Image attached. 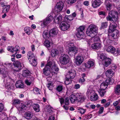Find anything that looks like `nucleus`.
Returning a JSON list of instances; mask_svg holds the SVG:
<instances>
[{
	"label": "nucleus",
	"instance_id": "1",
	"mask_svg": "<svg viewBox=\"0 0 120 120\" xmlns=\"http://www.w3.org/2000/svg\"><path fill=\"white\" fill-rule=\"evenodd\" d=\"M98 28L95 25L91 24L87 28L86 33L88 36L92 38H94L95 42H98L100 43V40L99 37L97 36Z\"/></svg>",
	"mask_w": 120,
	"mask_h": 120
},
{
	"label": "nucleus",
	"instance_id": "2",
	"mask_svg": "<svg viewBox=\"0 0 120 120\" xmlns=\"http://www.w3.org/2000/svg\"><path fill=\"white\" fill-rule=\"evenodd\" d=\"M118 12L114 11L109 12L108 16L106 18L107 20L114 22H118L119 21L118 18V13L120 14V6L118 7Z\"/></svg>",
	"mask_w": 120,
	"mask_h": 120
},
{
	"label": "nucleus",
	"instance_id": "3",
	"mask_svg": "<svg viewBox=\"0 0 120 120\" xmlns=\"http://www.w3.org/2000/svg\"><path fill=\"white\" fill-rule=\"evenodd\" d=\"M65 1V0H60L59 1L57 2L54 9L56 13L59 12L62 10Z\"/></svg>",
	"mask_w": 120,
	"mask_h": 120
},
{
	"label": "nucleus",
	"instance_id": "4",
	"mask_svg": "<svg viewBox=\"0 0 120 120\" xmlns=\"http://www.w3.org/2000/svg\"><path fill=\"white\" fill-rule=\"evenodd\" d=\"M76 75V72L74 70L71 69L68 71L66 77V81H70L71 79L74 78Z\"/></svg>",
	"mask_w": 120,
	"mask_h": 120
},
{
	"label": "nucleus",
	"instance_id": "5",
	"mask_svg": "<svg viewBox=\"0 0 120 120\" xmlns=\"http://www.w3.org/2000/svg\"><path fill=\"white\" fill-rule=\"evenodd\" d=\"M84 54L83 52L82 53L81 56L79 55L77 56L75 58V62L76 64L78 65H80L83 62V58L87 56L86 52Z\"/></svg>",
	"mask_w": 120,
	"mask_h": 120
},
{
	"label": "nucleus",
	"instance_id": "6",
	"mask_svg": "<svg viewBox=\"0 0 120 120\" xmlns=\"http://www.w3.org/2000/svg\"><path fill=\"white\" fill-rule=\"evenodd\" d=\"M60 63L63 64H67L69 61L68 56L64 54H61L60 58Z\"/></svg>",
	"mask_w": 120,
	"mask_h": 120
},
{
	"label": "nucleus",
	"instance_id": "7",
	"mask_svg": "<svg viewBox=\"0 0 120 120\" xmlns=\"http://www.w3.org/2000/svg\"><path fill=\"white\" fill-rule=\"evenodd\" d=\"M108 35L109 38H111L112 39H116L119 36V31L117 30H115L110 32H108Z\"/></svg>",
	"mask_w": 120,
	"mask_h": 120
},
{
	"label": "nucleus",
	"instance_id": "8",
	"mask_svg": "<svg viewBox=\"0 0 120 120\" xmlns=\"http://www.w3.org/2000/svg\"><path fill=\"white\" fill-rule=\"evenodd\" d=\"M100 57L101 59L105 61L104 66L106 67H108L111 64V59L109 58H107L105 56L103 55H101L100 56Z\"/></svg>",
	"mask_w": 120,
	"mask_h": 120
},
{
	"label": "nucleus",
	"instance_id": "9",
	"mask_svg": "<svg viewBox=\"0 0 120 120\" xmlns=\"http://www.w3.org/2000/svg\"><path fill=\"white\" fill-rule=\"evenodd\" d=\"M69 50L70 52L74 53L75 54L77 53V48L75 46L73 43H70L68 45Z\"/></svg>",
	"mask_w": 120,
	"mask_h": 120
},
{
	"label": "nucleus",
	"instance_id": "10",
	"mask_svg": "<svg viewBox=\"0 0 120 120\" xmlns=\"http://www.w3.org/2000/svg\"><path fill=\"white\" fill-rule=\"evenodd\" d=\"M14 66L13 70L15 72H18L21 69L22 65L20 62L19 61H16L13 63Z\"/></svg>",
	"mask_w": 120,
	"mask_h": 120
},
{
	"label": "nucleus",
	"instance_id": "11",
	"mask_svg": "<svg viewBox=\"0 0 120 120\" xmlns=\"http://www.w3.org/2000/svg\"><path fill=\"white\" fill-rule=\"evenodd\" d=\"M59 101H60L61 105L64 103L66 105H68L69 104V98L67 97L65 98V100L63 98H59Z\"/></svg>",
	"mask_w": 120,
	"mask_h": 120
},
{
	"label": "nucleus",
	"instance_id": "12",
	"mask_svg": "<svg viewBox=\"0 0 120 120\" xmlns=\"http://www.w3.org/2000/svg\"><path fill=\"white\" fill-rule=\"evenodd\" d=\"M102 3L101 0H95L92 3V6L94 8H96L99 6Z\"/></svg>",
	"mask_w": 120,
	"mask_h": 120
},
{
	"label": "nucleus",
	"instance_id": "13",
	"mask_svg": "<svg viewBox=\"0 0 120 120\" xmlns=\"http://www.w3.org/2000/svg\"><path fill=\"white\" fill-rule=\"evenodd\" d=\"M60 27L62 30H67L70 27V26L68 23H60Z\"/></svg>",
	"mask_w": 120,
	"mask_h": 120
},
{
	"label": "nucleus",
	"instance_id": "14",
	"mask_svg": "<svg viewBox=\"0 0 120 120\" xmlns=\"http://www.w3.org/2000/svg\"><path fill=\"white\" fill-rule=\"evenodd\" d=\"M49 32L51 36L54 37L57 34L58 30L57 28H54L51 29Z\"/></svg>",
	"mask_w": 120,
	"mask_h": 120
},
{
	"label": "nucleus",
	"instance_id": "15",
	"mask_svg": "<svg viewBox=\"0 0 120 120\" xmlns=\"http://www.w3.org/2000/svg\"><path fill=\"white\" fill-rule=\"evenodd\" d=\"M53 19V17L50 14L48 15V17L44 20L41 21L42 22H52Z\"/></svg>",
	"mask_w": 120,
	"mask_h": 120
},
{
	"label": "nucleus",
	"instance_id": "16",
	"mask_svg": "<svg viewBox=\"0 0 120 120\" xmlns=\"http://www.w3.org/2000/svg\"><path fill=\"white\" fill-rule=\"evenodd\" d=\"M117 24L116 23H111L109 26V29L108 32H110L111 31L116 30L115 29Z\"/></svg>",
	"mask_w": 120,
	"mask_h": 120
},
{
	"label": "nucleus",
	"instance_id": "17",
	"mask_svg": "<svg viewBox=\"0 0 120 120\" xmlns=\"http://www.w3.org/2000/svg\"><path fill=\"white\" fill-rule=\"evenodd\" d=\"M16 87L18 88H22L24 87L23 81L21 80H19L17 81L15 83Z\"/></svg>",
	"mask_w": 120,
	"mask_h": 120
},
{
	"label": "nucleus",
	"instance_id": "18",
	"mask_svg": "<svg viewBox=\"0 0 120 120\" xmlns=\"http://www.w3.org/2000/svg\"><path fill=\"white\" fill-rule=\"evenodd\" d=\"M25 118L27 120H30L32 117L33 115L31 112L28 111L24 114Z\"/></svg>",
	"mask_w": 120,
	"mask_h": 120
},
{
	"label": "nucleus",
	"instance_id": "19",
	"mask_svg": "<svg viewBox=\"0 0 120 120\" xmlns=\"http://www.w3.org/2000/svg\"><path fill=\"white\" fill-rule=\"evenodd\" d=\"M110 2L111 1L109 0H106L105 3L106 6L107 10L109 11L111 9L112 6Z\"/></svg>",
	"mask_w": 120,
	"mask_h": 120
},
{
	"label": "nucleus",
	"instance_id": "20",
	"mask_svg": "<svg viewBox=\"0 0 120 120\" xmlns=\"http://www.w3.org/2000/svg\"><path fill=\"white\" fill-rule=\"evenodd\" d=\"M70 99L72 103H74L76 101H77V96L75 95L72 94L70 96Z\"/></svg>",
	"mask_w": 120,
	"mask_h": 120
},
{
	"label": "nucleus",
	"instance_id": "21",
	"mask_svg": "<svg viewBox=\"0 0 120 120\" xmlns=\"http://www.w3.org/2000/svg\"><path fill=\"white\" fill-rule=\"evenodd\" d=\"M113 72L112 69H110L108 70L105 72L106 76L109 78L112 77L113 76Z\"/></svg>",
	"mask_w": 120,
	"mask_h": 120
},
{
	"label": "nucleus",
	"instance_id": "22",
	"mask_svg": "<svg viewBox=\"0 0 120 120\" xmlns=\"http://www.w3.org/2000/svg\"><path fill=\"white\" fill-rule=\"evenodd\" d=\"M101 46V43H96L92 44L91 47L94 49H98L100 48Z\"/></svg>",
	"mask_w": 120,
	"mask_h": 120
},
{
	"label": "nucleus",
	"instance_id": "23",
	"mask_svg": "<svg viewBox=\"0 0 120 120\" xmlns=\"http://www.w3.org/2000/svg\"><path fill=\"white\" fill-rule=\"evenodd\" d=\"M62 19V16L60 14H57L54 17L55 22H60Z\"/></svg>",
	"mask_w": 120,
	"mask_h": 120
},
{
	"label": "nucleus",
	"instance_id": "24",
	"mask_svg": "<svg viewBox=\"0 0 120 120\" xmlns=\"http://www.w3.org/2000/svg\"><path fill=\"white\" fill-rule=\"evenodd\" d=\"M86 98V97L85 96L82 95H79L77 96V102L82 103L84 101Z\"/></svg>",
	"mask_w": 120,
	"mask_h": 120
},
{
	"label": "nucleus",
	"instance_id": "25",
	"mask_svg": "<svg viewBox=\"0 0 120 120\" xmlns=\"http://www.w3.org/2000/svg\"><path fill=\"white\" fill-rule=\"evenodd\" d=\"M28 58L30 62H31L32 60L35 59L34 56L30 51H29L28 53Z\"/></svg>",
	"mask_w": 120,
	"mask_h": 120
},
{
	"label": "nucleus",
	"instance_id": "26",
	"mask_svg": "<svg viewBox=\"0 0 120 120\" xmlns=\"http://www.w3.org/2000/svg\"><path fill=\"white\" fill-rule=\"evenodd\" d=\"M59 70V68L56 66V64L54 63V65L51 68V72L54 74H57Z\"/></svg>",
	"mask_w": 120,
	"mask_h": 120
},
{
	"label": "nucleus",
	"instance_id": "27",
	"mask_svg": "<svg viewBox=\"0 0 120 120\" xmlns=\"http://www.w3.org/2000/svg\"><path fill=\"white\" fill-rule=\"evenodd\" d=\"M94 64V62L93 61L89 60L87 64H85L84 65L86 68H89L93 66Z\"/></svg>",
	"mask_w": 120,
	"mask_h": 120
},
{
	"label": "nucleus",
	"instance_id": "28",
	"mask_svg": "<svg viewBox=\"0 0 120 120\" xmlns=\"http://www.w3.org/2000/svg\"><path fill=\"white\" fill-rule=\"evenodd\" d=\"M50 36H51L50 34V32L49 33L46 31H44L43 33V37L44 39H48L50 37Z\"/></svg>",
	"mask_w": 120,
	"mask_h": 120
},
{
	"label": "nucleus",
	"instance_id": "29",
	"mask_svg": "<svg viewBox=\"0 0 120 120\" xmlns=\"http://www.w3.org/2000/svg\"><path fill=\"white\" fill-rule=\"evenodd\" d=\"M50 68L48 67H45L43 69V72L44 74L48 75L50 74Z\"/></svg>",
	"mask_w": 120,
	"mask_h": 120
},
{
	"label": "nucleus",
	"instance_id": "30",
	"mask_svg": "<svg viewBox=\"0 0 120 120\" xmlns=\"http://www.w3.org/2000/svg\"><path fill=\"white\" fill-rule=\"evenodd\" d=\"M24 31L27 34H30L33 31L32 28L30 27H26L24 28Z\"/></svg>",
	"mask_w": 120,
	"mask_h": 120
},
{
	"label": "nucleus",
	"instance_id": "31",
	"mask_svg": "<svg viewBox=\"0 0 120 120\" xmlns=\"http://www.w3.org/2000/svg\"><path fill=\"white\" fill-rule=\"evenodd\" d=\"M98 98V95L95 93H93V94L91 95L90 98V100L93 101L97 100Z\"/></svg>",
	"mask_w": 120,
	"mask_h": 120
},
{
	"label": "nucleus",
	"instance_id": "32",
	"mask_svg": "<svg viewBox=\"0 0 120 120\" xmlns=\"http://www.w3.org/2000/svg\"><path fill=\"white\" fill-rule=\"evenodd\" d=\"M107 51L111 52L112 53H114L115 51V49L112 46H109L108 47L107 49Z\"/></svg>",
	"mask_w": 120,
	"mask_h": 120
},
{
	"label": "nucleus",
	"instance_id": "33",
	"mask_svg": "<svg viewBox=\"0 0 120 120\" xmlns=\"http://www.w3.org/2000/svg\"><path fill=\"white\" fill-rule=\"evenodd\" d=\"M27 109V107L26 105L23 104H21L20 107L19 108V111L24 112V111L26 110Z\"/></svg>",
	"mask_w": 120,
	"mask_h": 120
},
{
	"label": "nucleus",
	"instance_id": "34",
	"mask_svg": "<svg viewBox=\"0 0 120 120\" xmlns=\"http://www.w3.org/2000/svg\"><path fill=\"white\" fill-rule=\"evenodd\" d=\"M32 107L34 110L36 112H38L40 111V107L38 105L34 104L32 105Z\"/></svg>",
	"mask_w": 120,
	"mask_h": 120
},
{
	"label": "nucleus",
	"instance_id": "35",
	"mask_svg": "<svg viewBox=\"0 0 120 120\" xmlns=\"http://www.w3.org/2000/svg\"><path fill=\"white\" fill-rule=\"evenodd\" d=\"M30 71L27 70H25L23 71L22 75L24 77H27L30 76Z\"/></svg>",
	"mask_w": 120,
	"mask_h": 120
},
{
	"label": "nucleus",
	"instance_id": "36",
	"mask_svg": "<svg viewBox=\"0 0 120 120\" xmlns=\"http://www.w3.org/2000/svg\"><path fill=\"white\" fill-rule=\"evenodd\" d=\"M84 35V34L83 32H78L76 34V36L77 38L80 39L83 38Z\"/></svg>",
	"mask_w": 120,
	"mask_h": 120
},
{
	"label": "nucleus",
	"instance_id": "37",
	"mask_svg": "<svg viewBox=\"0 0 120 120\" xmlns=\"http://www.w3.org/2000/svg\"><path fill=\"white\" fill-rule=\"evenodd\" d=\"M59 52L57 49H53L52 51L51 55L53 57H54L56 56L58 54Z\"/></svg>",
	"mask_w": 120,
	"mask_h": 120
},
{
	"label": "nucleus",
	"instance_id": "38",
	"mask_svg": "<svg viewBox=\"0 0 120 120\" xmlns=\"http://www.w3.org/2000/svg\"><path fill=\"white\" fill-rule=\"evenodd\" d=\"M107 87V84H106L105 83H103L101 84L100 89L105 90Z\"/></svg>",
	"mask_w": 120,
	"mask_h": 120
},
{
	"label": "nucleus",
	"instance_id": "39",
	"mask_svg": "<svg viewBox=\"0 0 120 120\" xmlns=\"http://www.w3.org/2000/svg\"><path fill=\"white\" fill-rule=\"evenodd\" d=\"M115 93L118 95H119L120 92V85H118L116 86V88L115 90Z\"/></svg>",
	"mask_w": 120,
	"mask_h": 120
},
{
	"label": "nucleus",
	"instance_id": "40",
	"mask_svg": "<svg viewBox=\"0 0 120 120\" xmlns=\"http://www.w3.org/2000/svg\"><path fill=\"white\" fill-rule=\"evenodd\" d=\"M98 92L101 96L103 97L104 96L105 93H106V91L105 90L99 89V90L98 91Z\"/></svg>",
	"mask_w": 120,
	"mask_h": 120
},
{
	"label": "nucleus",
	"instance_id": "41",
	"mask_svg": "<svg viewBox=\"0 0 120 120\" xmlns=\"http://www.w3.org/2000/svg\"><path fill=\"white\" fill-rule=\"evenodd\" d=\"M51 43L48 40L45 41L44 42V44L47 47H49L50 46Z\"/></svg>",
	"mask_w": 120,
	"mask_h": 120
},
{
	"label": "nucleus",
	"instance_id": "42",
	"mask_svg": "<svg viewBox=\"0 0 120 120\" xmlns=\"http://www.w3.org/2000/svg\"><path fill=\"white\" fill-rule=\"evenodd\" d=\"M5 6V7L3 9V11L4 12H7L9 11V9L10 7L9 5H8Z\"/></svg>",
	"mask_w": 120,
	"mask_h": 120
},
{
	"label": "nucleus",
	"instance_id": "43",
	"mask_svg": "<svg viewBox=\"0 0 120 120\" xmlns=\"http://www.w3.org/2000/svg\"><path fill=\"white\" fill-rule=\"evenodd\" d=\"M52 108L49 107L48 106L46 107L45 109V111L48 113H52Z\"/></svg>",
	"mask_w": 120,
	"mask_h": 120
},
{
	"label": "nucleus",
	"instance_id": "44",
	"mask_svg": "<svg viewBox=\"0 0 120 120\" xmlns=\"http://www.w3.org/2000/svg\"><path fill=\"white\" fill-rule=\"evenodd\" d=\"M40 89L38 88H35L34 89L33 91L34 93L35 94H40V93L39 91Z\"/></svg>",
	"mask_w": 120,
	"mask_h": 120
},
{
	"label": "nucleus",
	"instance_id": "45",
	"mask_svg": "<svg viewBox=\"0 0 120 120\" xmlns=\"http://www.w3.org/2000/svg\"><path fill=\"white\" fill-rule=\"evenodd\" d=\"M98 15H100V16H102L103 18H104L106 15V12L104 11H101L99 12Z\"/></svg>",
	"mask_w": 120,
	"mask_h": 120
},
{
	"label": "nucleus",
	"instance_id": "46",
	"mask_svg": "<svg viewBox=\"0 0 120 120\" xmlns=\"http://www.w3.org/2000/svg\"><path fill=\"white\" fill-rule=\"evenodd\" d=\"M4 66L5 67L11 68L12 67V64L10 63H6L3 64Z\"/></svg>",
	"mask_w": 120,
	"mask_h": 120
},
{
	"label": "nucleus",
	"instance_id": "47",
	"mask_svg": "<svg viewBox=\"0 0 120 120\" xmlns=\"http://www.w3.org/2000/svg\"><path fill=\"white\" fill-rule=\"evenodd\" d=\"M85 27L83 26H80L77 29L78 32H83L82 31L84 29Z\"/></svg>",
	"mask_w": 120,
	"mask_h": 120
},
{
	"label": "nucleus",
	"instance_id": "48",
	"mask_svg": "<svg viewBox=\"0 0 120 120\" xmlns=\"http://www.w3.org/2000/svg\"><path fill=\"white\" fill-rule=\"evenodd\" d=\"M30 62V63L33 66H35L37 64V63L36 61L35 58L32 60L31 62Z\"/></svg>",
	"mask_w": 120,
	"mask_h": 120
},
{
	"label": "nucleus",
	"instance_id": "49",
	"mask_svg": "<svg viewBox=\"0 0 120 120\" xmlns=\"http://www.w3.org/2000/svg\"><path fill=\"white\" fill-rule=\"evenodd\" d=\"M7 49L8 51L12 52H14V49L13 46L8 47Z\"/></svg>",
	"mask_w": 120,
	"mask_h": 120
},
{
	"label": "nucleus",
	"instance_id": "50",
	"mask_svg": "<svg viewBox=\"0 0 120 120\" xmlns=\"http://www.w3.org/2000/svg\"><path fill=\"white\" fill-rule=\"evenodd\" d=\"M53 66L52 65V63L51 61L49 60L48 61V63L46 64V67H48V66L51 68V67L52 68V67Z\"/></svg>",
	"mask_w": 120,
	"mask_h": 120
},
{
	"label": "nucleus",
	"instance_id": "51",
	"mask_svg": "<svg viewBox=\"0 0 120 120\" xmlns=\"http://www.w3.org/2000/svg\"><path fill=\"white\" fill-rule=\"evenodd\" d=\"M52 83L51 82H49L48 83V84L47 86L48 89L49 90H52Z\"/></svg>",
	"mask_w": 120,
	"mask_h": 120
},
{
	"label": "nucleus",
	"instance_id": "52",
	"mask_svg": "<svg viewBox=\"0 0 120 120\" xmlns=\"http://www.w3.org/2000/svg\"><path fill=\"white\" fill-rule=\"evenodd\" d=\"M63 89V86L61 85H59L57 88V90L59 92L61 91Z\"/></svg>",
	"mask_w": 120,
	"mask_h": 120
},
{
	"label": "nucleus",
	"instance_id": "53",
	"mask_svg": "<svg viewBox=\"0 0 120 120\" xmlns=\"http://www.w3.org/2000/svg\"><path fill=\"white\" fill-rule=\"evenodd\" d=\"M20 103V101L18 99L15 100L13 102V104L14 105L19 104Z\"/></svg>",
	"mask_w": 120,
	"mask_h": 120
},
{
	"label": "nucleus",
	"instance_id": "54",
	"mask_svg": "<svg viewBox=\"0 0 120 120\" xmlns=\"http://www.w3.org/2000/svg\"><path fill=\"white\" fill-rule=\"evenodd\" d=\"M76 0H67V2L69 4H71L75 3Z\"/></svg>",
	"mask_w": 120,
	"mask_h": 120
},
{
	"label": "nucleus",
	"instance_id": "55",
	"mask_svg": "<svg viewBox=\"0 0 120 120\" xmlns=\"http://www.w3.org/2000/svg\"><path fill=\"white\" fill-rule=\"evenodd\" d=\"M93 92V91L92 90H88L87 92V94H88V96L90 95L91 96V95L92 94H93V93H94Z\"/></svg>",
	"mask_w": 120,
	"mask_h": 120
},
{
	"label": "nucleus",
	"instance_id": "56",
	"mask_svg": "<svg viewBox=\"0 0 120 120\" xmlns=\"http://www.w3.org/2000/svg\"><path fill=\"white\" fill-rule=\"evenodd\" d=\"M67 18L68 20L71 21L73 20L74 18L72 16L70 15L67 17Z\"/></svg>",
	"mask_w": 120,
	"mask_h": 120
},
{
	"label": "nucleus",
	"instance_id": "57",
	"mask_svg": "<svg viewBox=\"0 0 120 120\" xmlns=\"http://www.w3.org/2000/svg\"><path fill=\"white\" fill-rule=\"evenodd\" d=\"M25 83L28 86H30L32 83L29 80H28L27 79H26L25 80Z\"/></svg>",
	"mask_w": 120,
	"mask_h": 120
},
{
	"label": "nucleus",
	"instance_id": "58",
	"mask_svg": "<svg viewBox=\"0 0 120 120\" xmlns=\"http://www.w3.org/2000/svg\"><path fill=\"white\" fill-rule=\"evenodd\" d=\"M29 76V77L27 79L28 80H30V82L32 83L34 80V78L32 76L30 75Z\"/></svg>",
	"mask_w": 120,
	"mask_h": 120
},
{
	"label": "nucleus",
	"instance_id": "59",
	"mask_svg": "<svg viewBox=\"0 0 120 120\" xmlns=\"http://www.w3.org/2000/svg\"><path fill=\"white\" fill-rule=\"evenodd\" d=\"M108 26L107 23H102L101 27L103 28L106 27Z\"/></svg>",
	"mask_w": 120,
	"mask_h": 120
},
{
	"label": "nucleus",
	"instance_id": "60",
	"mask_svg": "<svg viewBox=\"0 0 120 120\" xmlns=\"http://www.w3.org/2000/svg\"><path fill=\"white\" fill-rule=\"evenodd\" d=\"M14 49H16V50H14V51L16 52L15 53V54L17 53V52L18 51L19 49H20V48L19 46L17 45L15 46V48H14Z\"/></svg>",
	"mask_w": 120,
	"mask_h": 120
},
{
	"label": "nucleus",
	"instance_id": "61",
	"mask_svg": "<svg viewBox=\"0 0 120 120\" xmlns=\"http://www.w3.org/2000/svg\"><path fill=\"white\" fill-rule=\"evenodd\" d=\"M48 25L47 23H41V26L42 28L47 27Z\"/></svg>",
	"mask_w": 120,
	"mask_h": 120
},
{
	"label": "nucleus",
	"instance_id": "62",
	"mask_svg": "<svg viewBox=\"0 0 120 120\" xmlns=\"http://www.w3.org/2000/svg\"><path fill=\"white\" fill-rule=\"evenodd\" d=\"M85 81V79L83 78H81L79 79V82L80 83H83Z\"/></svg>",
	"mask_w": 120,
	"mask_h": 120
},
{
	"label": "nucleus",
	"instance_id": "63",
	"mask_svg": "<svg viewBox=\"0 0 120 120\" xmlns=\"http://www.w3.org/2000/svg\"><path fill=\"white\" fill-rule=\"evenodd\" d=\"M4 2V1L3 0H1L0 1V3L2 7H4L6 6V4Z\"/></svg>",
	"mask_w": 120,
	"mask_h": 120
},
{
	"label": "nucleus",
	"instance_id": "64",
	"mask_svg": "<svg viewBox=\"0 0 120 120\" xmlns=\"http://www.w3.org/2000/svg\"><path fill=\"white\" fill-rule=\"evenodd\" d=\"M4 108V106L2 104L0 103V112H1Z\"/></svg>",
	"mask_w": 120,
	"mask_h": 120
}]
</instances>
